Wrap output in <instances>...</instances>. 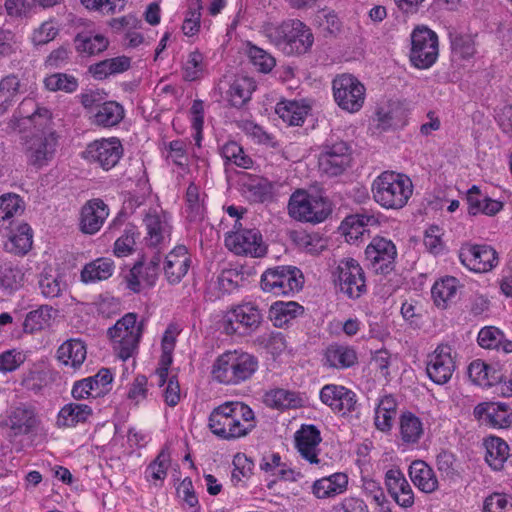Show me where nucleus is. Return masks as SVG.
<instances>
[{
	"label": "nucleus",
	"mask_w": 512,
	"mask_h": 512,
	"mask_svg": "<svg viewBox=\"0 0 512 512\" xmlns=\"http://www.w3.org/2000/svg\"><path fill=\"white\" fill-rule=\"evenodd\" d=\"M24 282L23 270L11 262L0 265V291L11 295L20 289Z\"/></svg>",
	"instance_id": "nucleus-41"
},
{
	"label": "nucleus",
	"mask_w": 512,
	"mask_h": 512,
	"mask_svg": "<svg viewBox=\"0 0 512 512\" xmlns=\"http://www.w3.org/2000/svg\"><path fill=\"white\" fill-rule=\"evenodd\" d=\"M109 215V208L99 198L87 201L81 209L80 229L85 234H95Z\"/></svg>",
	"instance_id": "nucleus-25"
},
{
	"label": "nucleus",
	"mask_w": 512,
	"mask_h": 512,
	"mask_svg": "<svg viewBox=\"0 0 512 512\" xmlns=\"http://www.w3.org/2000/svg\"><path fill=\"white\" fill-rule=\"evenodd\" d=\"M191 264L188 250L185 246H176L165 257L163 271L166 280L174 285L178 284L187 274Z\"/></svg>",
	"instance_id": "nucleus-26"
},
{
	"label": "nucleus",
	"mask_w": 512,
	"mask_h": 512,
	"mask_svg": "<svg viewBox=\"0 0 512 512\" xmlns=\"http://www.w3.org/2000/svg\"><path fill=\"white\" fill-rule=\"evenodd\" d=\"M397 249L395 244L384 237H374L365 249L369 266L377 274H388L395 267Z\"/></svg>",
	"instance_id": "nucleus-15"
},
{
	"label": "nucleus",
	"mask_w": 512,
	"mask_h": 512,
	"mask_svg": "<svg viewBox=\"0 0 512 512\" xmlns=\"http://www.w3.org/2000/svg\"><path fill=\"white\" fill-rule=\"evenodd\" d=\"M225 246L236 255L263 257L266 246L257 229H242L229 233L225 237Z\"/></svg>",
	"instance_id": "nucleus-16"
},
{
	"label": "nucleus",
	"mask_w": 512,
	"mask_h": 512,
	"mask_svg": "<svg viewBox=\"0 0 512 512\" xmlns=\"http://www.w3.org/2000/svg\"><path fill=\"white\" fill-rule=\"evenodd\" d=\"M400 435L403 442L414 444L423 435L421 420L411 412H405L400 417Z\"/></svg>",
	"instance_id": "nucleus-48"
},
{
	"label": "nucleus",
	"mask_w": 512,
	"mask_h": 512,
	"mask_svg": "<svg viewBox=\"0 0 512 512\" xmlns=\"http://www.w3.org/2000/svg\"><path fill=\"white\" fill-rule=\"evenodd\" d=\"M263 322L261 310L252 302H245L233 307L223 319L226 334L242 336L254 333Z\"/></svg>",
	"instance_id": "nucleus-10"
},
{
	"label": "nucleus",
	"mask_w": 512,
	"mask_h": 512,
	"mask_svg": "<svg viewBox=\"0 0 512 512\" xmlns=\"http://www.w3.org/2000/svg\"><path fill=\"white\" fill-rule=\"evenodd\" d=\"M333 277L335 285L350 299H359L367 292L364 271L353 258L341 259L333 271Z\"/></svg>",
	"instance_id": "nucleus-8"
},
{
	"label": "nucleus",
	"mask_w": 512,
	"mask_h": 512,
	"mask_svg": "<svg viewBox=\"0 0 512 512\" xmlns=\"http://www.w3.org/2000/svg\"><path fill=\"white\" fill-rule=\"evenodd\" d=\"M159 273L145 266L142 260L137 261L126 276L127 287L134 293L141 292L144 283L147 287H153L156 284Z\"/></svg>",
	"instance_id": "nucleus-34"
},
{
	"label": "nucleus",
	"mask_w": 512,
	"mask_h": 512,
	"mask_svg": "<svg viewBox=\"0 0 512 512\" xmlns=\"http://www.w3.org/2000/svg\"><path fill=\"white\" fill-rule=\"evenodd\" d=\"M55 312L56 310L50 305H40L35 310L28 312L23 322L24 332L32 334L49 327Z\"/></svg>",
	"instance_id": "nucleus-44"
},
{
	"label": "nucleus",
	"mask_w": 512,
	"mask_h": 512,
	"mask_svg": "<svg viewBox=\"0 0 512 512\" xmlns=\"http://www.w3.org/2000/svg\"><path fill=\"white\" fill-rule=\"evenodd\" d=\"M208 427L218 438L231 441L247 436L256 427V420L247 404L226 401L211 411Z\"/></svg>",
	"instance_id": "nucleus-1"
},
{
	"label": "nucleus",
	"mask_w": 512,
	"mask_h": 512,
	"mask_svg": "<svg viewBox=\"0 0 512 512\" xmlns=\"http://www.w3.org/2000/svg\"><path fill=\"white\" fill-rule=\"evenodd\" d=\"M92 413L89 405L71 402L60 409L55 425L60 429L75 427L79 423H85Z\"/></svg>",
	"instance_id": "nucleus-28"
},
{
	"label": "nucleus",
	"mask_w": 512,
	"mask_h": 512,
	"mask_svg": "<svg viewBox=\"0 0 512 512\" xmlns=\"http://www.w3.org/2000/svg\"><path fill=\"white\" fill-rule=\"evenodd\" d=\"M439 55L438 36L426 26H418L411 33L409 58L418 69H428Z\"/></svg>",
	"instance_id": "nucleus-9"
},
{
	"label": "nucleus",
	"mask_w": 512,
	"mask_h": 512,
	"mask_svg": "<svg viewBox=\"0 0 512 512\" xmlns=\"http://www.w3.org/2000/svg\"><path fill=\"white\" fill-rule=\"evenodd\" d=\"M331 512H370V510L362 498L349 496L335 504Z\"/></svg>",
	"instance_id": "nucleus-64"
},
{
	"label": "nucleus",
	"mask_w": 512,
	"mask_h": 512,
	"mask_svg": "<svg viewBox=\"0 0 512 512\" xmlns=\"http://www.w3.org/2000/svg\"><path fill=\"white\" fill-rule=\"evenodd\" d=\"M22 199L16 194H5L0 197V222L9 220L15 215L22 214Z\"/></svg>",
	"instance_id": "nucleus-58"
},
{
	"label": "nucleus",
	"mask_w": 512,
	"mask_h": 512,
	"mask_svg": "<svg viewBox=\"0 0 512 512\" xmlns=\"http://www.w3.org/2000/svg\"><path fill=\"white\" fill-rule=\"evenodd\" d=\"M243 132L252 138L256 143L263 144L269 147H275L276 142L274 137L267 133L261 126L252 122L244 121L241 125Z\"/></svg>",
	"instance_id": "nucleus-60"
},
{
	"label": "nucleus",
	"mask_w": 512,
	"mask_h": 512,
	"mask_svg": "<svg viewBox=\"0 0 512 512\" xmlns=\"http://www.w3.org/2000/svg\"><path fill=\"white\" fill-rule=\"evenodd\" d=\"M264 34L269 41L285 55H302L307 53L314 42L311 29L298 19H289L281 24H268Z\"/></svg>",
	"instance_id": "nucleus-2"
},
{
	"label": "nucleus",
	"mask_w": 512,
	"mask_h": 512,
	"mask_svg": "<svg viewBox=\"0 0 512 512\" xmlns=\"http://www.w3.org/2000/svg\"><path fill=\"white\" fill-rule=\"evenodd\" d=\"M309 107L297 101H281L276 105L275 112L290 126L301 125L308 114Z\"/></svg>",
	"instance_id": "nucleus-45"
},
{
	"label": "nucleus",
	"mask_w": 512,
	"mask_h": 512,
	"mask_svg": "<svg viewBox=\"0 0 512 512\" xmlns=\"http://www.w3.org/2000/svg\"><path fill=\"white\" fill-rule=\"evenodd\" d=\"M221 155L226 164L232 163L238 167L248 169L252 166V159L244 153L243 148L235 141H229L221 148Z\"/></svg>",
	"instance_id": "nucleus-50"
},
{
	"label": "nucleus",
	"mask_w": 512,
	"mask_h": 512,
	"mask_svg": "<svg viewBox=\"0 0 512 512\" xmlns=\"http://www.w3.org/2000/svg\"><path fill=\"white\" fill-rule=\"evenodd\" d=\"M323 404L335 413L347 415L356 410L357 396L355 392L342 385L327 384L320 390Z\"/></svg>",
	"instance_id": "nucleus-20"
},
{
	"label": "nucleus",
	"mask_w": 512,
	"mask_h": 512,
	"mask_svg": "<svg viewBox=\"0 0 512 512\" xmlns=\"http://www.w3.org/2000/svg\"><path fill=\"white\" fill-rule=\"evenodd\" d=\"M56 137L54 133L34 134L26 141L29 162L37 167L47 164L55 152Z\"/></svg>",
	"instance_id": "nucleus-23"
},
{
	"label": "nucleus",
	"mask_w": 512,
	"mask_h": 512,
	"mask_svg": "<svg viewBox=\"0 0 512 512\" xmlns=\"http://www.w3.org/2000/svg\"><path fill=\"white\" fill-rule=\"evenodd\" d=\"M325 361L329 367L345 369L357 362V354L348 346L331 345L326 350Z\"/></svg>",
	"instance_id": "nucleus-43"
},
{
	"label": "nucleus",
	"mask_w": 512,
	"mask_h": 512,
	"mask_svg": "<svg viewBox=\"0 0 512 512\" xmlns=\"http://www.w3.org/2000/svg\"><path fill=\"white\" fill-rule=\"evenodd\" d=\"M259 467L262 471L270 476L277 477L281 480L294 481L295 472L282 462L278 453H269L263 455Z\"/></svg>",
	"instance_id": "nucleus-46"
},
{
	"label": "nucleus",
	"mask_w": 512,
	"mask_h": 512,
	"mask_svg": "<svg viewBox=\"0 0 512 512\" xmlns=\"http://www.w3.org/2000/svg\"><path fill=\"white\" fill-rule=\"evenodd\" d=\"M373 199L385 209L398 210L406 206L413 194L411 179L401 173L384 171L372 182Z\"/></svg>",
	"instance_id": "nucleus-3"
},
{
	"label": "nucleus",
	"mask_w": 512,
	"mask_h": 512,
	"mask_svg": "<svg viewBox=\"0 0 512 512\" xmlns=\"http://www.w3.org/2000/svg\"><path fill=\"white\" fill-rule=\"evenodd\" d=\"M320 431L314 425H303L295 433V444L300 455L311 464H318V446L321 442Z\"/></svg>",
	"instance_id": "nucleus-27"
},
{
	"label": "nucleus",
	"mask_w": 512,
	"mask_h": 512,
	"mask_svg": "<svg viewBox=\"0 0 512 512\" xmlns=\"http://www.w3.org/2000/svg\"><path fill=\"white\" fill-rule=\"evenodd\" d=\"M143 221L147 230L145 237L147 246L157 248L170 239L172 227L167 213L150 209Z\"/></svg>",
	"instance_id": "nucleus-21"
},
{
	"label": "nucleus",
	"mask_w": 512,
	"mask_h": 512,
	"mask_svg": "<svg viewBox=\"0 0 512 512\" xmlns=\"http://www.w3.org/2000/svg\"><path fill=\"white\" fill-rule=\"evenodd\" d=\"M261 289L275 296H290L303 286L302 272L295 266H276L263 272Z\"/></svg>",
	"instance_id": "nucleus-6"
},
{
	"label": "nucleus",
	"mask_w": 512,
	"mask_h": 512,
	"mask_svg": "<svg viewBox=\"0 0 512 512\" xmlns=\"http://www.w3.org/2000/svg\"><path fill=\"white\" fill-rule=\"evenodd\" d=\"M453 349L448 344H440L428 355L426 372L431 381L437 385L446 384L456 369Z\"/></svg>",
	"instance_id": "nucleus-14"
},
{
	"label": "nucleus",
	"mask_w": 512,
	"mask_h": 512,
	"mask_svg": "<svg viewBox=\"0 0 512 512\" xmlns=\"http://www.w3.org/2000/svg\"><path fill=\"white\" fill-rule=\"evenodd\" d=\"M203 55L195 50L189 53L183 66V78L186 81L197 80L203 72Z\"/></svg>",
	"instance_id": "nucleus-59"
},
{
	"label": "nucleus",
	"mask_w": 512,
	"mask_h": 512,
	"mask_svg": "<svg viewBox=\"0 0 512 512\" xmlns=\"http://www.w3.org/2000/svg\"><path fill=\"white\" fill-rule=\"evenodd\" d=\"M87 356L86 344L78 338L66 340L57 350V359L65 366L78 369Z\"/></svg>",
	"instance_id": "nucleus-30"
},
{
	"label": "nucleus",
	"mask_w": 512,
	"mask_h": 512,
	"mask_svg": "<svg viewBox=\"0 0 512 512\" xmlns=\"http://www.w3.org/2000/svg\"><path fill=\"white\" fill-rule=\"evenodd\" d=\"M124 117L123 107L116 101H105L93 112V123L101 127H113Z\"/></svg>",
	"instance_id": "nucleus-40"
},
{
	"label": "nucleus",
	"mask_w": 512,
	"mask_h": 512,
	"mask_svg": "<svg viewBox=\"0 0 512 512\" xmlns=\"http://www.w3.org/2000/svg\"><path fill=\"white\" fill-rule=\"evenodd\" d=\"M114 263L110 258H98L84 266L81 271V280L84 283L103 281L112 276Z\"/></svg>",
	"instance_id": "nucleus-39"
},
{
	"label": "nucleus",
	"mask_w": 512,
	"mask_h": 512,
	"mask_svg": "<svg viewBox=\"0 0 512 512\" xmlns=\"http://www.w3.org/2000/svg\"><path fill=\"white\" fill-rule=\"evenodd\" d=\"M483 512H512V499L506 495L494 493L485 499Z\"/></svg>",
	"instance_id": "nucleus-63"
},
{
	"label": "nucleus",
	"mask_w": 512,
	"mask_h": 512,
	"mask_svg": "<svg viewBox=\"0 0 512 512\" xmlns=\"http://www.w3.org/2000/svg\"><path fill=\"white\" fill-rule=\"evenodd\" d=\"M409 476L422 492L432 493L438 488V480L433 469L422 460H415L409 467Z\"/></svg>",
	"instance_id": "nucleus-32"
},
{
	"label": "nucleus",
	"mask_w": 512,
	"mask_h": 512,
	"mask_svg": "<svg viewBox=\"0 0 512 512\" xmlns=\"http://www.w3.org/2000/svg\"><path fill=\"white\" fill-rule=\"evenodd\" d=\"M113 379L112 373L107 368H102L94 376L76 381L72 387V397L75 400L97 397L107 391V386Z\"/></svg>",
	"instance_id": "nucleus-22"
},
{
	"label": "nucleus",
	"mask_w": 512,
	"mask_h": 512,
	"mask_svg": "<svg viewBox=\"0 0 512 512\" xmlns=\"http://www.w3.org/2000/svg\"><path fill=\"white\" fill-rule=\"evenodd\" d=\"M27 87L26 71L22 67L0 79V117L14 106L20 95L27 92Z\"/></svg>",
	"instance_id": "nucleus-18"
},
{
	"label": "nucleus",
	"mask_w": 512,
	"mask_h": 512,
	"mask_svg": "<svg viewBox=\"0 0 512 512\" xmlns=\"http://www.w3.org/2000/svg\"><path fill=\"white\" fill-rule=\"evenodd\" d=\"M459 259L469 270L477 273L488 272L498 264L496 250L486 244L463 245L459 250Z\"/></svg>",
	"instance_id": "nucleus-17"
},
{
	"label": "nucleus",
	"mask_w": 512,
	"mask_h": 512,
	"mask_svg": "<svg viewBox=\"0 0 512 512\" xmlns=\"http://www.w3.org/2000/svg\"><path fill=\"white\" fill-rule=\"evenodd\" d=\"M459 281L453 276H447L437 281L431 290L437 306L445 308L447 303L456 298Z\"/></svg>",
	"instance_id": "nucleus-47"
},
{
	"label": "nucleus",
	"mask_w": 512,
	"mask_h": 512,
	"mask_svg": "<svg viewBox=\"0 0 512 512\" xmlns=\"http://www.w3.org/2000/svg\"><path fill=\"white\" fill-rule=\"evenodd\" d=\"M241 185L247 197L254 202H265L272 199L273 185L264 177L245 173L241 177Z\"/></svg>",
	"instance_id": "nucleus-29"
},
{
	"label": "nucleus",
	"mask_w": 512,
	"mask_h": 512,
	"mask_svg": "<svg viewBox=\"0 0 512 512\" xmlns=\"http://www.w3.org/2000/svg\"><path fill=\"white\" fill-rule=\"evenodd\" d=\"M201 0H191L188 11L182 25V31L186 36H194L200 29Z\"/></svg>",
	"instance_id": "nucleus-55"
},
{
	"label": "nucleus",
	"mask_w": 512,
	"mask_h": 512,
	"mask_svg": "<svg viewBox=\"0 0 512 512\" xmlns=\"http://www.w3.org/2000/svg\"><path fill=\"white\" fill-rule=\"evenodd\" d=\"M247 54L252 64L262 73H269L275 67V58L256 45L249 44Z\"/></svg>",
	"instance_id": "nucleus-53"
},
{
	"label": "nucleus",
	"mask_w": 512,
	"mask_h": 512,
	"mask_svg": "<svg viewBox=\"0 0 512 512\" xmlns=\"http://www.w3.org/2000/svg\"><path fill=\"white\" fill-rule=\"evenodd\" d=\"M258 369V359L247 352L228 351L217 357L212 366L213 378L225 385H239Z\"/></svg>",
	"instance_id": "nucleus-4"
},
{
	"label": "nucleus",
	"mask_w": 512,
	"mask_h": 512,
	"mask_svg": "<svg viewBox=\"0 0 512 512\" xmlns=\"http://www.w3.org/2000/svg\"><path fill=\"white\" fill-rule=\"evenodd\" d=\"M288 211L298 221L320 223L329 216L331 208L324 198L297 190L290 197Z\"/></svg>",
	"instance_id": "nucleus-7"
},
{
	"label": "nucleus",
	"mask_w": 512,
	"mask_h": 512,
	"mask_svg": "<svg viewBox=\"0 0 512 512\" xmlns=\"http://www.w3.org/2000/svg\"><path fill=\"white\" fill-rule=\"evenodd\" d=\"M32 229L27 223L18 225L17 230L10 236L13 249L18 254H26L32 247Z\"/></svg>",
	"instance_id": "nucleus-54"
},
{
	"label": "nucleus",
	"mask_w": 512,
	"mask_h": 512,
	"mask_svg": "<svg viewBox=\"0 0 512 512\" xmlns=\"http://www.w3.org/2000/svg\"><path fill=\"white\" fill-rule=\"evenodd\" d=\"M348 477L344 473H334L328 477L316 480L313 484V494L319 499L334 497L346 491Z\"/></svg>",
	"instance_id": "nucleus-33"
},
{
	"label": "nucleus",
	"mask_w": 512,
	"mask_h": 512,
	"mask_svg": "<svg viewBox=\"0 0 512 512\" xmlns=\"http://www.w3.org/2000/svg\"><path fill=\"white\" fill-rule=\"evenodd\" d=\"M33 126L37 134H49L51 131V112L44 107L36 109L30 116V120L27 121V127Z\"/></svg>",
	"instance_id": "nucleus-61"
},
{
	"label": "nucleus",
	"mask_w": 512,
	"mask_h": 512,
	"mask_svg": "<svg viewBox=\"0 0 512 512\" xmlns=\"http://www.w3.org/2000/svg\"><path fill=\"white\" fill-rule=\"evenodd\" d=\"M332 89L334 100L342 110L355 113L362 108L366 89L353 75L336 76L332 81Z\"/></svg>",
	"instance_id": "nucleus-12"
},
{
	"label": "nucleus",
	"mask_w": 512,
	"mask_h": 512,
	"mask_svg": "<svg viewBox=\"0 0 512 512\" xmlns=\"http://www.w3.org/2000/svg\"><path fill=\"white\" fill-rule=\"evenodd\" d=\"M266 401L275 408H290L297 407L300 399L295 392L285 389L271 390L266 394Z\"/></svg>",
	"instance_id": "nucleus-56"
},
{
	"label": "nucleus",
	"mask_w": 512,
	"mask_h": 512,
	"mask_svg": "<svg viewBox=\"0 0 512 512\" xmlns=\"http://www.w3.org/2000/svg\"><path fill=\"white\" fill-rule=\"evenodd\" d=\"M78 85L77 78L66 73H54L44 79L45 88L52 92L73 93L77 90Z\"/></svg>",
	"instance_id": "nucleus-51"
},
{
	"label": "nucleus",
	"mask_w": 512,
	"mask_h": 512,
	"mask_svg": "<svg viewBox=\"0 0 512 512\" xmlns=\"http://www.w3.org/2000/svg\"><path fill=\"white\" fill-rule=\"evenodd\" d=\"M10 427L16 435H27L37 431L40 420L31 407H16L10 418Z\"/></svg>",
	"instance_id": "nucleus-31"
},
{
	"label": "nucleus",
	"mask_w": 512,
	"mask_h": 512,
	"mask_svg": "<svg viewBox=\"0 0 512 512\" xmlns=\"http://www.w3.org/2000/svg\"><path fill=\"white\" fill-rule=\"evenodd\" d=\"M304 313V308L294 301L273 303L269 310V317L275 327H284L290 321Z\"/></svg>",
	"instance_id": "nucleus-36"
},
{
	"label": "nucleus",
	"mask_w": 512,
	"mask_h": 512,
	"mask_svg": "<svg viewBox=\"0 0 512 512\" xmlns=\"http://www.w3.org/2000/svg\"><path fill=\"white\" fill-rule=\"evenodd\" d=\"M385 486L394 501L403 508L414 504L412 487L398 468H391L385 473Z\"/></svg>",
	"instance_id": "nucleus-24"
},
{
	"label": "nucleus",
	"mask_w": 512,
	"mask_h": 512,
	"mask_svg": "<svg viewBox=\"0 0 512 512\" xmlns=\"http://www.w3.org/2000/svg\"><path fill=\"white\" fill-rule=\"evenodd\" d=\"M171 464V455L168 449L163 448L146 469L147 477L154 480H164Z\"/></svg>",
	"instance_id": "nucleus-57"
},
{
	"label": "nucleus",
	"mask_w": 512,
	"mask_h": 512,
	"mask_svg": "<svg viewBox=\"0 0 512 512\" xmlns=\"http://www.w3.org/2000/svg\"><path fill=\"white\" fill-rule=\"evenodd\" d=\"M253 88L248 78L236 79L227 92L230 105L236 108L244 106L250 100Z\"/></svg>",
	"instance_id": "nucleus-49"
},
{
	"label": "nucleus",
	"mask_w": 512,
	"mask_h": 512,
	"mask_svg": "<svg viewBox=\"0 0 512 512\" xmlns=\"http://www.w3.org/2000/svg\"><path fill=\"white\" fill-rule=\"evenodd\" d=\"M38 287L43 297L53 299L60 297L66 289V283L60 273L45 268L38 277Z\"/></svg>",
	"instance_id": "nucleus-38"
},
{
	"label": "nucleus",
	"mask_w": 512,
	"mask_h": 512,
	"mask_svg": "<svg viewBox=\"0 0 512 512\" xmlns=\"http://www.w3.org/2000/svg\"><path fill=\"white\" fill-rule=\"evenodd\" d=\"M123 155V146L116 137L99 139L89 143L82 156L91 164L110 170Z\"/></svg>",
	"instance_id": "nucleus-13"
},
{
	"label": "nucleus",
	"mask_w": 512,
	"mask_h": 512,
	"mask_svg": "<svg viewBox=\"0 0 512 512\" xmlns=\"http://www.w3.org/2000/svg\"><path fill=\"white\" fill-rule=\"evenodd\" d=\"M502 338L503 333L498 328L488 326L479 331L477 341L482 348L499 350Z\"/></svg>",
	"instance_id": "nucleus-62"
},
{
	"label": "nucleus",
	"mask_w": 512,
	"mask_h": 512,
	"mask_svg": "<svg viewBox=\"0 0 512 512\" xmlns=\"http://www.w3.org/2000/svg\"><path fill=\"white\" fill-rule=\"evenodd\" d=\"M350 145L338 139H327L319 154L318 165L321 173L335 177L343 174L352 161Z\"/></svg>",
	"instance_id": "nucleus-11"
},
{
	"label": "nucleus",
	"mask_w": 512,
	"mask_h": 512,
	"mask_svg": "<svg viewBox=\"0 0 512 512\" xmlns=\"http://www.w3.org/2000/svg\"><path fill=\"white\" fill-rule=\"evenodd\" d=\"M486 448L485 461L495 471L503 469L509 456V446L501 438L491 436L485 439Z\"/></svg>",
	"instance_id": "nucleus-35"
},
{
	"label": "nucleus",
	"mask_w": 512,
	"mask_h": 512,
	"mask_svg": "<svg viewBox=\"0 0 512 512\" xmlns=\"http://www.w3.org/2000/svg\"><path fill=\"white\" fill-rule=\"evenodd\" d=\"M449 39L453 53L461 58L469 59L476 53L475 42L472 36L450 32Z\"/></svg>",
	"instance_id": "nucleus-52"
},
{
	"label": "nucleus",
	"mask_w": 512,
	"mask_h": 512,
	"mask_svg": "<svg viewBox=\"0 0 512 512\" xmlns=\"http://www.w3.org/2000/svg\"><path fill=\"white\" fill-rule=\"evenodd\" d=\"M76 51L82 56L97 55L107 49L108 39L102 34L79 33L74 38Z\"/></svg>",
	"instance_id": "nucleus-37"
},
{
	"label": "nucleus",
	"mask_w": 512,
	"mask_h": 512,
	"mask_svg": "<svg viewBox=\"0 0 512 512\" xmlns=\"http://www.w3.org/2000/svg\"><path fill=\"white\" fill-rule=\"evenodd\" d=\"M473 414L482 424L504 429L512 426V406L505 402H482L475 406Z\"/></svg>",
	"instance_id": "nucleus-19"
},
{
	"label": "nucleus",
	"mask_w": 512,
	"mask_h": 512,
	"mask_svg": "<svg viewBox=\"0 0 512 512\" xmlns=\"http://www.w3.org/2000/svg\"><path fill=\"white\" fill-rule=\"evenodd\" d=\"M142 332L143 323H137V315L127 313L108 329L107 334L118 357L127 360L137 349Z\"/></svg>",
	"instance_id": "nucleus-5"
},
{
	"label": "nucleus",
	"mask_w": 512,
	"mask_h": 512,
	"mask_svg": "<svg viewBox=\"0 0 512 512\" xmlns=\"http://www.w3.org/2000/svg\"><path fill=\"white\" fill-rule=\"evenodd\" d=\"M206 195L195 183H190L185 195L187 219L190 222H200L205 215L204 199Z\"/></svg>",
	"instance_id": "nucleus-42"
}]
</instances>
